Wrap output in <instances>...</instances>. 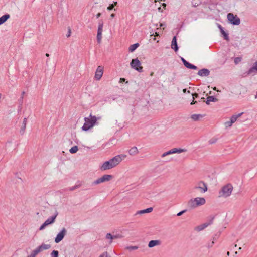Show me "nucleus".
Wrapping results in <instances>:
<instances>
[{
	"label": "nucleus",
	"mask_w": 257,
	"mask_h": 257,
	"mask_svg": "<svg viewBox=\"0 0 257 257\" xmlns=\"http://www.w3.org/2000/svg\"><path fill=\"white\" fill-rule=\"evenodd\" d=\"M112 178L113 176L111 175H104L101 178H99L96 180L94 181L92 184L97 185L103 182H107L110 181Z\"/></svg>",
	"instance_id": "obj_7"
},
{
	"label": "nucleus",
	"mask_w": 257,
	"mask_h": 257,
	"mask_svg": "<svg viewBox=\"0 0 257 257\" xmlns=\"http://www.w3.org/2000/svg\"><path fill=\"white\" fill-rule=\"evenodd\" d=\"M227 255L228 256H229V255H230V253H229V251H228V252H227Z\"/></svg>",
	"instance_id": "obj_58"
},
{
	"label": "nucleus",
	"mask_w": 257,
	"mask_h": 257,
	"mask_svg": "<svg viewBox=\"0 0 257 257\" xmlns=\"http://www.w3.org/2000/svg\"><path fill=\"white\" fill-rule=\"evenodd\" d=\"M105 238L108 240V243L109 244H111L112 243L113 240H114L113 235L110 233H108L106 234Z\"/></svg>",
	"instance_id": "obj_21"
},
{
	"label": "nucleus",
	"mask_w": 257,
	"mask_h": 257,
	"mask_svg": "<svg viewBox=\"0 0 257 257\" xmlns=\"http://www.w3.org/2000/svg\"><path fill=\"white\" fill-rule=\"evenodd\" d=\"M235 254H237V251H236V252H235Z\"/></svg>",
	"instance_id": "obj_62"
},
{
	"label": "nucleus",
	"mask_w": 257,
	"mask_h": 257,
	"mask_svg": "<svg viewBox=\"0 0 257 257\" xmlns=\"http://www.w3.org/2000/svg\"><path fill=\"white\" fill-rule=\"evenodd\" d=\"M181 61L182 62H183V64L185 65V62H187V61L184 59L183 58V57L181 58Z\"/></svg>",
	"instance_id": "obj_44"
},
{
	"label": "nucleus",
	"mask_w": 257,
	"mask_h": 257,
	"mask_svg": "<svg viewBox=\"0 0 257 257\" xmlns=\"http://www.w3.org/2000/svg\"><path fill=\"white\" fill-rule=\"evenodd\" d=\"M99 257H111L107 252L105 251L99 255Z\"/></svg>",
	"instance_id": "obj_37"
},
{
	"label": "nucleus",
	"mask_w": 257,
	"mask_h": 257,
	"mask_svg": "<svg viewBox=\"0 0 257 257\" xmlns=\"http://www.w3.org/2000/svg\"><path fill=\"white\" fill-rule=\"evenodd\" d=\"M78 150V147L77 146H73V147H72L69 150V152L72 154H74V153H76L77 152Z\"/></svg>",
	"instance_id": "obj_31"
},
{
	"label": "nucleus",
	"mask_w": 257,
	"mask_h": 257,
	"mask_svg": "<svg viewBox=\"0 0 257 257\" xmlns=\"http://www.w3.org/2000/svg\"><path fill=\"white\" fill-rule=\"evenodd\" d=\"M241 61V58L240 57H236L234 58V63L236 64H238Z\"/></svg>",
	"instance_id": "obj_38"
},
{
	"label": "nucleus",
	"mask_w": 257,
	"mask_h": 257,
	"mask_svg": "<svg viewBox=\"0 0 257 257\" xmlns=\"http://www.w3.org/2000/svg\"><path fill=\"white\" fill-rule=\"evenodd\" d=\"M221 33L223 35L224 39L227 40L229 39L228 34L224 31L223 29H221Z\"/></svg>",
	"instance_id": "obj_32"
},
{
	"label": "nucleus",
	"mask_w": 257,
	"mask_h": 257,
	"mask_svg": "<svg viewBox=\"0 0 257 257\" xmlns=\"http://www.w3.org/2000/svg\"><path fill=\"white\" fill-rule=\"evenodd\" d=\"M67 230L65 228H63L62 230L58 233L55 238V242L57 243L60 242L66 235Z\"/></svg>",
	"instance_id": "obj_9"
},
{
	"label": "nucleus",
	"mask_w": 257,
	"mask_h": 257,
	"mask_svg": "<svg viewBox=\"0 0 257 257\" xmlns=\"http://www.w3.org/2000/svg\"><path fill=\"white\" fill-rule=\"evenodd\" d=\"M125 81V79H124V78H121L120 79V82H124Z\"/></svg>",
	"instance_id": "obj_46"
},
{
	"label": "nucleus",
	"mask_w": 257,
	"mask_h": 257,
	"mask_svg": "<svg viewBox=\"0 0 257 257\" xmlns=\"http://www.w3.org/2000/svg\"><path fill=\"white\" fill-rule=\"evenodd\" d=\"M195 189H199L202 193H204L207 190V186L203 181L198 182L194 187Z\"/></svg>",
	"instance_id": "obj_10"
},
{
	"label": "nucleus",
	"mask_w": 257,
	"mask_h": 257,
	"mask_svg": "<svg viewBox=\"0 0 257 257\" xmlns=\"http://www.w3.org/2000/svg\"><path fill=\"white\" fill-rule=\"evenodd\" d=\"M100 119V117H96L90 114L88 117L84 118L85 123L82 127V130L87 131L93 127L96 124L97 120Z\"/></svg>",
	"instance_id": "obj_2"
},
{
	"label": "nucleus",
	"mask_w": 257,
	"mask_h": 257,
	"mask_svg": "<svg viewBox=\"0 0 257 257\" xmlns=\"http://www.w3.org/2000/svg\"><path fill=\"white\" fill-rule=\"evenodd\" d=\"M215 141H216L215 140H210L209 141V143H210V144H213V143H214V142H215Z\"/></svg>",
	"instance_id": "obj_51"
},
{
	"label": "nucleus",
	"mask_w": 257,
	"mask_h": 257,
	"mask_svg": "<svg viewBox=\"0 0 257 257\" xmlns=\"http://www.w3.org/2000/svg\"><path fill=\"white\" fill-rule=\"evenodd\" d=\"M183 93H186V92H187V93H190V91H189V90H188V91H187V89H184L183 90Z\"/></svg>",
	"instance_id": "obj_45"
},
{
	"label": "nucleus",
	"mask_w": 257,
	"mask_h": 257,
	"mask_svg": "<svg viewBox=\"0 0 257 257\" xmlns=\"http://www.w3.org/2000/svg\"><path fill=\"white\" fill-rule=\"evenodd\" d=\"M197 103L196 101H194V100L192 101V102L191 103V105Z\"/></svg>",
	"instance_id": "obj_52"
},
{
	"label": "nucleus",
	"mask_w": 257,
	"mask_h": 257,
	"mask_svg": "<svg viewBox=\"0 0 257 257\" xmlns=\"http://www.w3.org/2000/svg\"><path fill=\"white\" fill-rule=\"evenodd\" d=\"M165 26V24H162V23H161V24H160V27H162V26Z\"/></svg>",
	"instance_id": "obj_56"
},
{
	"label": "nucleus",
	"mask_w": 257,
	"mask_h": 257,
	"mask_svg": "<svg viewBox=\"0 0 257 257\" xmlns=\"http://www.w3.org/2000/svg\"><path fill=\"white\" fill-rule=\"evenodd\" d=\"M138 248V247L137 246H127L126 247V249H127V250H136Z\"/></svg>",
	"instance_id": "obj_33"
},
{
	"label": "nucleus",
	"mask_w": 257,
	"mask_h": 257,
	"mask_svg": "<svg viewBox=\"0 0 257 257\" xmlns=\"http://www.w3.org/2000/svg\"><path fill=\"white\" fill-rule=\"evenodd\" d=\"M194 199L197 207L205 204L206 202L205 199L203 197H196Z\"/></svg>",
	"instance_id": "obj_17"
},
{
	"label": "nucleus",
	"mask_w": 257,
	"mask_h": 257,
	"mask_svg": "<svg viewBox=\"0 0 257 257\" xmlns=\"http://www.w3.org/2000/svg\"><path fill=\"white\" fill-rule=\"evenodd\" d=\"M243 112L240 113L238 114L233 115L231 118H230V121L234 123L237 119L238 118L240 117L242 114Z\"/></svg>",
	"instance_id": "obj_24"
},
{
	"label": "nucleus",
	"mask_w": 257,
	"mask_h": 257,
	"mask_svg": "<svg viewBox=\"0 0 257 257\" xmlns=\"http://www.w3.org/2000/svg\"><path fill=\"white\" fill-rule=\"evenodd\" d=\"M138 152V150L136 147H133L128 150V153L130 155H137Z\"/></svg>",
	"instance_id": "obj_23"
},
{
	"label": "nucleus",
	"mask_w": 257,
	"mask_h": 257,
	"mask_svg": "<svg viewBox=\"0 0 257 257\" xmlns=\"http://www.w3.org/2000/svg\"><path fill=\"white\" fill-rule=\"evenodd\" d=\"M103 27V21L102 20H100L98 22V26L97 34V40L98 43H100L101 42Z\"/></svg>",
	"instance_id": "obj_6"
},
{
	"label": "nucleus",
	"mask_w": 257,
	"mask_h": 257,
	"mask_svg": "<svg viewBox=\"0 0 257 257\" xmlns=\"http://www.w3.org/2000/svg\"><path fill=\"white\" fill-rule=\"evenodd\" d=\"M255 99H257V91H256V95H255Z\"/></svg>",
	"instance_id": "obj_59"
},
{
	"label": "nucleus",
	"mask_w": 257,
	"mask_h": 257,
	"mask_svg": "<svg viewBox=\"0 0 257 257\" xmlns=\"http://www.w3.org/2000/svg\"><path fill=\"white\" fill-rule=\"evenodd\" d=\"M27 122V119L26 118H24L23 119V121L22 126L20 130V133L22 135L24 134V133L25 132V128L26 127Z\"/></svg>",
	"instance_id": "obj_25"
},
{
	"label": "nucleus",
	"mask_w": 257,
	"mask_h": 257,
	"mask_svg": "<svg viewBox=\"0 0 257 257\" xmlns=\"http://www.w3.org/2000/svg\"><path fill=\"white\" fill-rule=\"evenodd\" d=\"M171 48L172 49H174L175 52H177L178 50L176 36H174L172 39L171 42Z\"/></svg>",
	"instance_id": "obj_20"
},
{
	"label": "nucleus",
	"mask_w": 257,
	"mask_h": 257,
	"mask_svg": "<svg viewBox=\"0 0 257 257\" xmlns=\"http://www.w3.org/2000/svg\"><path fill=\"white\" fill-rule=\"evenodd\" d=\"M18 179H19L21 181H22V179H21L20 178H18Z\"/></svg>",
	"instance_id": "obj_60"
},
{
	"label": "nucleus",
	"mask_w": 257,
	"mask_h": 257,
	"mask_svg": "<svg viewBox=\"0 0 257 257\" xmlns=\"http://www.w3.org/2000/svg\"><path fill=\"white\" fill-rule=\"evenodd\" d=\"M233 187L231 184L223 186L219 191V197L227 198L230 196L233 191Z\"/></svg>",
	"instance_id": "obj_3"
},
{
	"label": "nucleus",
	"mask_w": 257,
	"mask_h": 257,
	"mask_svg": "<svg viewBox=\"0 0 257 257\" xmlns=\"http://www.w3.org/2000/svg\"><path fill=\"white\" fill-rule=\"evenodd\" d=\"M103 74V67L101 66H99L95 72V78L97 80H99L101 78Z\"/></svg>",
	"instance_id": "obj_12"
},
{
	"label": "nucleus",
	"mask_w": 257,
	"mask_h": 257,
	"mask_svg": "<svg viewBox=\"0 0 257 257\" xmlns=\"http://www.w3.org/2000/svg\"><path fill=\"white\" fill-rule=\"evenodd\" d=\"M141 64V62L138 58L132 59L130 63L131 67L139 72L143 71V67Z\"/></svg>",
	"instance_id": "obj_5"
},
{
	"label": "nucleus",
	"mask_w": 257,
	"mask_h": 257,
	"mask_svg": "<svg viewBox=\"0 0 257 257\" xmlns=\"http://www.w3.org/2000/svg\"><path fill=\"white\" fill-rule=\"evenodd\" d=\"M156 36H158V34H157V33H156Z\"/></svg>",
	"instance_id": "obj_63"
},
{
	"label": "nucleus",
	"mask_w": 257,
	"mask_h": 257,
	"mask_svg": "<svg viewBox=\"0 0 257 257\" xmlns=\"http://www.w3.org/2000/svg\"><path fill=\"white\" fill-rule=\"evenodd\" d=\"M186 68H188V69H194V70H196L197 69V66L190 63L189 62H188V61L187 62H185V64L184 65Z\"/></svg>",
	"instance_id": "obj_28"
},
{
	"label": "nucleus",
	"mask_w": 257,
	"mask_h": 257,
	"mask_svg": "<svg viewBox=\"0 0 257 257\" xmlns=\"http://www.w3.org/2000/svg\"><path fill=\"white\" fill-rule=\"evenodd\" d=\"M212 222H213V219L210 220L209 222H206V223H205L201 225H200L198 226H196L195 228V230H196L197 231H200L203 230L204 229H205V228H206L207 227H208L209 225L211 224L212 223Z\"/></svg>",
	"instance_id": "obj_13"
},
{
	"label": "nucleus",
	"mask_w": 257,
	"mask_h": 257,
	"mask_svg": "<svg viewBox=\"0 0 257 257\" xmlns=\"http://www.w3.org/2000/svg\"><path fill=\"white\" fill-rule=\"evenodd\" d=\"M47 226V225H46V224L45 223H44L40 227L39 229L40 230H43Z\"/></svg>",
	"instance_id": "obj_41"
},
{
	"label": "nucleus",
	"mask_w": 257,
	"mask_h": 257,
	"mask_svg": "<svg viewBox=\"0 0 257 257\" xmlns=\"http://www.w3.org/2000/svg\"><path fill=\"white\" fill-rule=\"evenodd\" d=\"M24 94H25V92H24V91H23V92H22V95H21V99H23V98H24Z\"/></svg>",
	"instance_id": "obj_50"
},
{
	"label": "nucleus",
	"mask_w": 257,
	"mask_h": 257,
	"mask_svg": "<svg viewBox=\"0 0 257 257\" xmlns=\"http://www.w3.org/2000/svg\"><path fill=\"white\" fill-rule=\"evenodd\" d=\"M70 34H71V30L69 29V32L68 33V34L67 35V37H69L70 36Z\"/></svg>",
	"instance_id": "obj_48"
},
{
	"label": "nucleus",
	"mask_w": 257,
	"mask_h": 257,
	"mask_svg": "<svg viewBox=\"0 0 257 257\" xmlns=\"http://www.w3.org/2000/svg\"><path fill=\"white\" fill-rule=\"evenodd\" d=\"M257 73V61L247 72V75H254Z\"/></svg>",
	"instance_id": "obj_14"
},
{
	"label": "nucleus",
	"mask_w": 257,
	"mask_h": 257,
	"mask_svg": "<svg viewBox=\"0 0 257 257\" xmlns=\"http://www.w3.org/2000/svg\"><path fill=\"white\" fill-rule=\"evenodd\" d=\"M117 3L116 2H114V4H111V5H110L108 7L107 9H108V10H111L113 9V8L114 7V6H115V5H116Z\"/></svg>",
	"instance_id": "obj_36"
},
{
	"label": "nucleus",
	"mask_w": 257,
	"mask_h": 257,
	"mask_svg": "<svg viewBox=\"0 0 257 257\" xmlns=\"http://www.w3.org/2000/svg\"><path fill=\"white\" fill-rule=\"evenodd\" d=\"M101 13H98V14H97V15H96V18H99V17L101 16Z\"/></svg>",
	"instance_id": "obj_49"
},
{
	"label": "nucleus",
	"mask_w": 257,
	"mask_h": 257,
	"mask_svg": "<svg viewBox=\"0 0 257 257\" xmlns=\"http://www.w3.org/2000/svg\"><path fill=\"white\" fill-rule=\"evenodd\" d=\"M195 201L194 199L189 200L187 203V207L189 209H193L196 208L197 206L195 205Z\"/></svg>",
	"instance_id": "obj_19"
},
{
	"label": "nucleus",
	"mask_w": 257,
	"mask_h": 257,
	"mask_svg": "<svg viewBox=\"0 0 257 257\" xmlns=\"http://www.w3.org/2000/svg\"><path fill=\"white\" fill-rule=\"evenodd\" d=\"M58 215V213L56 211L55 213V215L49 217V218H48L45 222L44 223L46 224V225L47 226H48V225H50V224H53L55 221V219H56V217L57 216V215Z\"/></svg>",
	"instance_id": "obj_15"
},
{
	"label": "nucleus",
	"mask_w": 257,
	"mask_h": 257,
	"mask_svg": "<svg viewBox=\"0 0 257 257\" xmlns=\"http://www.w3.org/2000/svg\"><path fill=\"white\" fill-rule=\"evenodd\" d=\"M35 256H36L34 255V254L33 252H32L31 254L30 255L28 256L27 257H35Z\"/></svg>",
	"instance_id": "obj_47"
},
{
	"label": "nucleus",
	"mask_w": 257,
	"mask_h": 257,
	"mask_svg": "<svg viewBox=\"0 0 257 257\" xmlns=\"http://www.w3.org/2000/svg\"><path fill=\"white\" fill-rule=\"evenodd\" d=\"M126 157V156L124 154L115 156L108 161L104 162L100 167V170L103 171L114 168L119 165Z\"/></svg>",
	"instance_id": "obj_1"
},
{
	"label": "nucleus",
	"mask_w": 257,
	"mask_h": 257,
	"mask_svg": "<svg viewBox=\"0 0 257 257\" xmlns=\"http://www.w3.org/2000/svg\"><path fill=\"white\" fill-rule=\"evenodd\" d=\"M192 96H193V99H194L195 98L198 97V94L197 93L192 94Z\"/></svg>",
	"instance_id": "obj_43"
},
{
	"label": "nucleus",
	"mask_w": 257,
	"mask_h": 257,
	"mask_svg": "<svg viewBox=\"0 0 257 257\" xmlns=\"http://www.w3.org/2000/svg\"><path fill=\"white\" fill-rule=\"evenodd\" d=\"M186 210H184L182 211H180L177 213V215L178 216H180L182 215L184 213L186 212Z\"/></svg>",
	"instance_id": "obj_42"
},
{
	"label": "nucleus",
	"mask_w": 257,
	"mask_h": 257,
	"mask_svg": "<svg viewBox=\"0 0 257 257\" xmlns=\"http://www.w3.org/2000/svg\"><path fill=\"white\" fill-rule=\"evenodd\" d=\"M232 124H233V123L230 120L226 121L224 123V125L226 127H228L231 126Z\"/></svg>",
	"instance_id": "obj_35"
},
{
	"label": "nucleus",
	"mask_w": 257,
	"mask_h": 257,
	"mask_svg": "<svg viewBox=\"0 0 257 257\" xmlns=\"http://www.w3.org/2000/svg\"><path fill=\"white\" fill-rule=\"evenodd\" d=\"M51 247L50 245L42 244L41 245L38 246L37 248L34 250L32 252L34 254V255L36 256L39 253L43 251V250H47Z\"/></svg>",
	"instance_id": "obj_11"
},
{
	"label": "nucleus",
	"mask_w": 257,
	"mask_h": 257,
	"mask_svg": "<svg viewBox=\"0 0 257 257\" xmlns=\"http://www.w3.org/2000/svg\"><path fill=\"white\" fill-rule=\"evenodd\" d=\"M186 151V150L183 149H178V148H173L167 152H164L161 155V157L164 158L165 156L171 155L174 153H181L182 152H184Z\"/></svg>",
	"instance_id": "obj_8"
},
{
	"label": "nucleus",
	"mask_w": 257,
	"mask_h": 257,
	"mask_svg": "<svg viewBox=\"0 0 257 257\" xmlns=\"http://www.w3.org/2000/svg\"><path fill=\"white\" fill-rule=\"evenodd\" d=\"M139 45L138 43H135L131 45L129 47V51L131 52L134 51L138 47Z\"/></svg>",
	"instance_id": "obj_30"
},
{
	"label": "nucleus",
	"mask_w": 257,
	"mask_h": 257,
	"mask_svg": "<svg viewBox=\"0 0 257 257\" xmlns=\"http://www.w3.org/2000/svg\"><path fill=\"white\" fill-rule=\"evenodd\" d=\"M113 236H114V239L121 238L122 237V235L119 234L113 235Z\"/></svg>",
	"instance_id": "obj_40"
},
{
	"label": "nucleus",
	"mask_w": 257,
	"mask_h": 257,
	"mask_svg": "<svg viewBox=\"0 0 257 257\" xmlns=\"http://www.w3.org/2000/svg\"><path fill=\"white\" fill-rule=\"evenodd\" d=\"M110 16H111V18H113V17H115V14H111Z\"/></svg>",
	"instance_id": "obj_53"
},
{
	"label": "nucleus",
	"mask_w": 257,
	"mask_h": 257,
	"mask_svg": "<svg viewBox=\"0 0 257 257\" xmlns=\"http://www.w3.org/2000/svg\"><path fill=\"white\" fill-rule=\"evenodd\" d=\"M79 187V185H75V186H74L73 187H70L68 189V190H69V191H73V190L76 189L77 188H78Z\"/></svg>",
	"instance_id": "obj_39"
},
{
	"label": "nucleus",
	"mask_w": 257,
	"mask_h": 257,
	"mask_svg": "<svg viewBox=\"0 0 257 257\" xmlns=\"http://www.w3.org/2000/svg\"><path fill=\"white\" fill-rule=\"evenodd\" d=\"M152 210H153V208L150 207V208H148L146 209L138 211L136 212L135 215L142 214H144V213H150V212H152Z\"/></svg>",
	"instance_id": "obj_22"
},
{
	"label": "nucleus",
	"mask_w": 257,
	"mask_h": 257,
	"mask_svg": "<svg viewBox=\"0 0 257 257\" xmlns=\"http://www.w3.org/2000/svg\"><path fill=\"white\" fill-rule=\"evenodd\" d=\"M218 27H219V29H220V31H221V29H223V28L222 27V26H221V25H220L218 26Z\"/></svg>",
	"instance_id": "obj_55"
},
{
	"label": "nucleus",
	"mask_w": 257,
	"mask_h": 257,
	"mask_svg": "<svg viewBox=\"0 0 257 257\" xmlns=\"http://www.w3.org/2000/svg\"><path fill=\"white\" fill-rule=\"evenodd\" d=\"M238 249L239 250H241V247H239Z\"/></svg>",
	"instance_id": "obj_61"
},
{
	"label": "nucleus",
	"mask_w": 257,
	"mask_h": 257,
	"mask_svg": "<svg viewBox=\"0 0 257 257\" xmlns=\"http://www.w3.org/2000/svg\"><path fill=\"white\" fill-rule=\"evenodd\" d=\"M228 22L233 25H238L240 23V20L237 15H234L232 13H229L227 16Z\"/></svg>",
	"instance_id": "obj_4"
},
{
	"label": "nucleus",
	"mask_w": 257,
	"mask_h": 257,
	"mask_svg": "<svg viewBox=\"0 0 257 257\" xmlns=\"http://www.w3.org/2000/svg\"><path fill=\"white\" fill-rule=\"evenodd\" d=\"M161 243V242L159 240H151L148 243V247L149 248H152L155 246L160 245Z\"/></svg>",
	"instance_id": "obj_18"
},
{
	"label": "nucleus",
	"mask_w": 257,
	"mask_h": 257,
	"mask_svg": "<svg viewBox=\"0 0 257 257\" xmlns=\"http://www.w3.org/2000/svg\"><path fill=\"white\" fill-rule=\"evenodd\" d=\"M58 254L59 252L58 251L53 250L51 253V257H58Z\"/></svg>",
	"instance_id": "obj_34"
},
{
	"label": "nucleus",
	"mask_w": 257,
	"mask_h": 257,
	"mask_svg": "<svg viewBox=\"0 0 257 257\" xmlns=\"http://www.w3.org/2000/svg\"><path fill=\"white\" fill-rule=\"evenodd\" d=\"M213 244H214V242H213V241H212V242H211V245H209V247H212V246H213Z\"/></svg>",
	"instance_id": "obj_54"
},
{
	"label": "nucleus",
	"mask_w": 257,
	"mask_h": 257,
	"mask_svg": "<svg viewBox=\"0 0 257 257\" xmlns=\"http://www.w3.org/2000/svg\"><path fill=\"white\" fill-rule=\"evenodd\" d=\"M46 56L47 57H49V54L48 53H46Z\"/></svg>",
	"instance_id": "obj_57"
},
{
	"label": "nucleus",
	"mask_w": 257,
	"mask_h": 257,
	"mask_svg": "<svg viewBox=\"0 0 257 257\" xmlns=\"http://www.w3.org/2000/svg\"><path fill=\"white\" fill-rule=\"evenodd\" d=\"M191 118L194 121H197L199 119L202 118V115L201 114H192L191 116Z\"/></svg>",
	"instance_id": "obj_29"
},
{
	"label": "nucleus",
	"mask_w": 257,
	"mask_h": 257,
	"mask_svg": "<svg viewBox=\"0 0 257 257\" xmlns=\"http://www.w3.org/2000/svg\"><path fill=\"white\" fill-rule=\"evenodd\" d=\"M217 101V99L214 97L213 96H208L207 98V100L206 101V103L207 105L210 104V102H216Z\"/></svg>",
	"instance_id": "obj_26"
},
{
	"label": "nucleus",
	"mask_w": 257,
	"mask_h": 257,
	"mask_svg": "<svg viewBox=\"0 0 257 257\" xmlns=\"http://www.w3.org/2000/svg\"><path fill=\"white\" fill-rule=\"evenodd\" d=\"M10 15L9 14H6L0 17V25L4 23L9 18Z\"/></svg>",
	"instance_id": "obj_27"
},
{
	"label": "nucleus",
	"mask_w": 257,
	"mask_h": 257,
	"mask_svg": "<svg viewBox=\"0 0 257 257\" xmlns=\"http://www.w3.org/2000/svg\"><path fill=\"white\" fill-rule=\"evenodd\" d=\"M197 74L201 77H206L210 75V71L208 69L203 68L199 70Z\"/></svg>",
	"instance_id": "obj_16"
}]
</instances>
